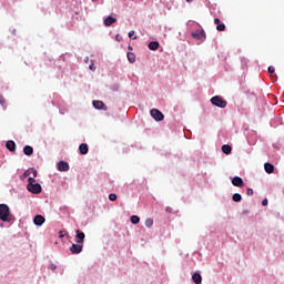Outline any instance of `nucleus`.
Instances as JSON below:
<instances>
[{"mask_svg": "<svg viewBox=\"0 0 284 284\" xmlns=\"http://www.w3.org/2000/svg\"><path fill=\"white\" fill-rule=\"evenodd\" d=\"M0 221L3 223H10L12 221V213L8 204H0Z\"/></svg>", "mask_w": 284, "mask_h": 284, "instance_id": "obj_1", "label": "nucleus"}, {"mask_svg": "<svg viewBox=\"0 0 284 284\" xmlns=\"http://www.w3.org/2000/svg\"><path fill=\"white\" fill-rule=\"evenodd\" d=\"M27 190L31 192V194H41V184L37 183L34 178H28Z\"/></svg>", "mask_w": 284, "mask_h": 284, "instance_id": "obj_2", "label": "nucleus"}, {"mask_svg": "<svg viewBox=\"0 0 284 284\" xmlns=\"http://www.w3.org/2000/svg\"><path fill=\"white\" fill-rule=\"evenodd\" d=\"M212 105H216V108H227V101L223 100V98L215 95L211 99Z\"/></svg>", "mask_w": 284, "mask_h": 284, "instance_id": "obj_3", "label": "nucleus"}, {"mask_svg": "<svg viewBox=\"0 0 284 284\" xmlns=\"http://www.w3.org/2000/svg\"><path fill=\"white\" fill-rule=\"evenodd\" d=\"M151 116L154 119V121H163L165 119V115L159 110V109H152L150 111Z\"/></svg>", "mask_w": 284, "mask_h": 284, "instance_id": "obj_4", "label": "nucleus"}, {"mask_svg": "<svg viewBox=\"0 0 284 284\" xmlns=\"http://www.w3.org/2000/svg\"><path fill=\"white\" fill-rule=\"evenodd\" d=\"M232 185H234V187H245V182H243L241 176H234L232 179Z\"/></svg>", "mask_w": 284, "mask_h": 284, "instance_id": "obj_5", "label": "nucleus"}, {"mask_svg": "<svg viewBox=\"0 0 284 284\" xmlns=\"http://www.w3.org/2000/svg\"><path fill=\"white\" fill-rule=\"evenodd\" d=\"M75 243L81 244L84 243L85 241V233H83V231L81 230H77L75 231Z\"/></svg>", "mask_w": 284, "mask_h": 284, "instance_id": "obj_6", "label": "nucleus"}, {"mask_svg": "<svg viewBox=\"0 0 284 284\" xmlns=\"http://www.w3.org/2000/svg\"><path fill=\"white\" fill-rule=\"evenodd\" d=\"M71 254H81L83 252V245L81 244H72L70 247Z\"/></svg>", "mask_w": 284, "mask_h": 284, "instance_id": "obj_7", "label": "nucleus"}, {"mask_svg": "<svg viewBox=\"0 0 284 284\" xmlns=\"http://www.w3.org/2000/svg\"><path fill=\"white\" fill-rule=\"evenodd\" d=\"M58 170L59 172H68V170H70V164L65 161H60L58 163Z\"/></svg>", "mask_w": 284, "mask_h": 284, "instance_id": "obj_8", "label": "nucleus"}, {"mask_svg": "<svg viewBox=\"0 0 284 284\" xmlns=\"http://www.w3.org/2000/svg\"><path fill=\"white\" fill-rule=\"evenodd\" d=\"M214 23H215V26H216L217 32H225V23H222V22H221V19L215 18V19H214Z\"/></svg>", "mask_w": 284, "mask_h": 284, "instance_id": "obj_9", "label": "nucleus"}, {"mask_svg": "<svg viewBox=\"0 0 284 284\" xmlns=\"http://www.w3.org/2000/svg\"><path fill=\"white\" fill-rule=\"evenodd\" d=\"M93 108H95V110H108V106H105V103L99 100L93 101Z\"/></svg>", "mask_w": 284, "mask_h": 284, "instance_id": "obj_10", "label": "nucleus"}, {"mask_svg": "<svg viewBox=\"0 0 284 284\" xmlns=\"http://www.w3.org/2000/svg\"><path fill=\"white\" fill-rule=\"evenodd\" d=\"M34 225L41 226L45 223V217L43 215H36L33 219Z\"/></svg>", "mask_w": 284, "mask_h": 284, "instance_id": "obj_11", "label": "nucleus"}, {"mask_svg": "<svg viewBox=\"0 0 284 284\" xmlns=\"http://www.w3.org/2000/svg\"><path fill=\"white\" fill-rule=\"evenodd\" d=\"M113 23H116V18L109 16L104 19V26L106 28H110V26H112Z\"/></svg>", "mask_w": 284, "mask_h": 284, "instance_id": "obj_12", "label": "nucleus"}, {"mask_svg": "<svg viewBox=\"0 0 284 284\" xmlns=\"http://www.w3.org/2000/svg\"><path fill=\"white\" fill-rule=\"evenodd\" d=\"M6 148L7 150H9V152H14V150H17V144L14 143V141L9 140L6 143Z\"/></svg>", "mask_w": 284, "mask_h": 284, "instance_id": "obj_13", "label": "nucleus"}, {"mask_svg": "<svg viewBox=\"0 0 284 284\" xmlns=\"http://www.w3.org/2000/svg\"><path fill=\"white\" fill-rule=\"evenodd\" d=\"M89 151H90V149L88 148L87 143L80 144V146H79L80 154L85 155V154H88Z\"/></svg>", "mask_w": 284, "mask_h": 284, "instance_id": "obj_14", "label": "nucleus"}, {"mask_svg": "<svg viewBox=\"0 0 284 284\" xmlns=\"http://www.w3.org/2000/svg\"><path fill=\"white\" fill-rule=\"evenodd\" d=\"M23 153L26 154V156H32V154H34V149H32V146L30 145H26L23 148Z\"/></svg>", "mask_w": 284, "mask_h": 284, "instance_id": "obj_15", "label": "nucleus"}, {"mask_svg": "<svg viewBox=\"0 0 284 284\" xmlns=\"http://www.w3.org/2000/svg\"><path fill=\"white\" fill-rule=\"evenodd\" d=\"M192 281L195 284H201L203 282V277L199 273H194L192 275Z\"/></svg>", "mask_w": 284, "mask_h": 284, "instance_id": "obj_16", "label": "nucleus"}, {"mask_svg": "<svg viewBox=\"0 0 284 284\" xmlns=\"http://www.w3.org/2000/svg\"><path fill=\"white\" fill-rule=\"evenodd\" d=\"M194 39H205V31L203 30H197L193 33Z\"/></svg>", "mask_w": 284, "mask_h": 284, "instance_id": "obj_17", "label": "nucleus"}, {"mask_svg": "<svg viewBox=\"0 0 284 284\" xmlns=\"http://www.w3.org/2000/svg\"><path fill=\"white\" fill-rule=\"evenodd\" d=\"M264 169L267 174L274 173V164H272V163H265Z\"/></svg>", "mask_w": 284, "mask_h": 284, "instance_id": "obj_18", "label": "nucleus"}, {"mask_svg": "<svg viewBox=\"0 0 284 284\" xmlns=\"http://www.w3.org/2000/svg\"><path fill=\"white\" fill-rule=\"evenodd\" d=\"M160 45L161 44L158 41H152V42L149 43L148 48H149V50L154 51V50H159Z\"/></svg>", "mask_w": 284, "mask_h": 284, "instance_id": "obj_19", "label": "nucleus"}, {"mask_svg": "<svg viewBox=\"0 0 284 284\" xmlns=\"http://www.w3.org/2000/svg\"><path fill=\"white\" fill-rule=\"evenodd\" d=\"M222 152H223L224 154H232V146H231L230 144H224V145L222 146Z\"/></svg>", "mask_w": 284, "mask_h": 284, "instance_id": "obj_20", "label": "nucleus"}, {"mask_svg": "<svg viewBox=\"0 0 284 284\" xmlns=\"http://www.w3.org/2000/svg\"><path fill=\"white\" fill-rule=\"evenodd\" d=\"M126 57H128V61H129L130 63H135V62H136V55H134V53L129 52V53L126 54Z\"/></svg>", "mask_w": 284, "mask_h": 284, "instance_id": "obj_21", "label": "nucleus"}, {"mask_svg": "<svg viewBox=\"0 0 284 284\" xmlns=\"http://www.w3.org/2000/svg\"><path fill=\"white\" fill-rule=\"evenodd\" d=\"M232 200H233L235 203H241V201H243V196H241L240 193H234L233 196H232Z\"/></svg>", "mask_w": 284, "mask_h": 284, "instance_id": "obj_22", "label": "nucleus"}, {"mask_svg": "<svg viewBox=\"0 0 284 284\" xmlns=\"http://www.w3.org/2000/svg\"><path fill=\"white\" fill-rule=\"evenodd\" d=\"M276 72V69L274 67H268V74H271V78L276 81L277 77L274 74Z\"/></svg>", "mask_w": 284, "mask_h": 284, "instance_id": "obj_23", "label": "nucleus"}, {"mask_svg": "<svg viewBox=\"0 0 284 284\" xmlns=\"http://www.w3.org/2000/svg\"><path fill=\"white\" fill-rule=\"evenodd\" d=\"M145 227H152L154 225V220L152 217H149L144 222Z\"/></svg>", "mask_w": 284, "mask_h": 284, "instance_id": "obj_24", "label": "nucleus"}, {"mask_svg": "<svg viewBox=\"0 0 284 284\" xmlns=\"http://www.w3.org/2000/svg\"><path fill=\"white\" fill-rule=\"evenodd\" d=\"M140 221H141V219L138 215L131 216V223L133 225H139Z\"/></svg>", "mask_w": 284, "mask_h": 284, "instance_id": "obj_25", "label": "nucleus"}, {"mask_svg": "<svg viewBox=\"0 0 284 284\" xmlns=\"http://www.w3.org/2000/svg\"><path fill=\"white\" fill-rule=\"evenodd\" d=\"M29 172H30V176H31V174H32V178H31V179H37L38 172H37V170H36L34 168L29 169Z\"/></svg>", "mask_w": 284, "mask_h": 284, "instance_id": "obj_26", "label": "nucleus"}, {"mask_svg": "<svg viewBox=\"0 0 284 284\" xmlns=\"http://www.w3.org/2000/svg\"><path fill=\"white\" fill-rule=\"evenodd\" d=\"M28 176H30V169L27 170V171L21 175V179H28Z\"/></svg>", "mask_w": 284, "mask_h": 284, "instance_id": "obj_27", "label": "nucleus"}, {"mask_svg": "<svg viewBox=\"0 0 284 284\" xmlns=\"http://www.w3.org/2000/svg\"><path fill=\"white\" fill-rule=\"evenodd\" d=\"M246 194L247 196H254V190L247 189Z\"/></svg>", "mask_w": 284, "mask_h": 284, "instance_id": "obj_28", "label": "nucleus"}, {"mask_svg": "<svg viewBox=\"0 0 284 284\" xmlns=\"http://www.w3.org/2000/svg\"><path fill=\"white\" fill-rule=\"evenodd\" d=\"M109 200H110V201H116V194L111 193V194L109 195Z\"/></svg>", "mask_w": 284, "mask_h": 284, "instance_id": "obj_29", "label": "nucleus"}, {"mask_svg": "<svg viewBox=\"0 0 284 284\" xmlns=\"http://www.w3.org/2000/svg\"><path fill=\"white\" fill-rule=\"evenodd\" d=\"M89 70H91L92 72L97 70V67L94 65L93 62L89 65Z\"/></svg>", "mask_w": 284, "mask_h": 284, "instance_id": "obj_30", "label": "nucleus"}, {"mask_svg": "<svg viewBox=\"0 0 284 284\" xmlns=\"http://www.w3.org/2000/svg\"><path fill=\"white\" fill-rule=\"evenodd\" d=\"M0 103L2 106L6 105V99L3 97H0Z\"/></svg>", "mask_w": 284, "mask_h": 284, "instance_id": "obj_31", "label": "nucleus"}, {"mask_svg": "<svg viewBox=\"0 0 284 284\" xmlns=\"http://www.w3.org/2000/svg\"><path fill=\"white\" fill-rule=\"evenodd\" d=\"M49 270H52V271L57 270V265H55V264H51V265L49 266Z\"/></svg>", "mask_w": 284, "mask_h": 284, "instance_id": "obj_32", "label": "nucleus"}, {"mask_svg": "<svg viewBox=\"0 0 284 284\" xmlns=\"http://www.w3.org/2000/svg\"><path fill=\"white\" fill-rule=\"evenodd\" d=\"M132 37H134V30L129 32V38L132 39Z\"/></svg>", "mask_w": 284, "mask_h": 284, "instance_id": "obj_33", "label": "nucleus"}, {"mask_svg": "<svg viewBox=\"0 0 284 284\" xmlns=\"http://www.w3.org/2000/svg\"><path fill=\"white\" fill-rule=\"evenodd\" d=\"M262 205H263V206L267 205V199H264V200L262 201Z\"/></svg>", "mask_w": 284, "mask_h": 284, "instance_id": "obj_34", "label": "nucleus"}, {"mask_svg": "<svg viewBox=\"0 0 284 284\" xmlns=\"http://www.w3.org/2000/svg\"><path fill=\"white\" fill-rule=\"evenodd\" d=\"M59 234L60 239H63V236H65V234H63V231H60Z\"/></svg>", "mask_w": 284, "mask_h": 284, "instance_id": "obj_35", "label": "nucleus"}, {"mask_svg": "<svg viewBox=\"0 0 284 284\" xmlns=\"http://www.w3.org/2000/svg\"><path fill=\"white\" fill-rule=\"evenodd\" d=\"M194 0H185L186 3H192Z\"/></svg>", "mask_w": 284, "mask_h": 284, "instance_id": "obj_36", "label": "nucleus"}, {"mask_svg": "<svg viewBox=\"0 0 284 284\" xmlns=\"http://www.w3.org/2000/svg\"><path fill=\"white\" fill-rule=\"evenodd\" d=\"M88 60H89V59H88V58H85V60H84V61H85V63H88Z\"/></svg>", "mask_w": 284, "mask_h": 284, "instance_id": "obj_37", "label": "nucleus"}, {"mask_svg": "<svg viewBox=\"0 0 284 284\" xmlns=\"http://www.w3.org/2000/svg\"><path fill=\"white\" fill-rule=\"evenodd\" d=\"M133 39H134V40H136V39H138V37L135 36V37H133Z\"/></svg>", "mask_w": 284, "mask_h": 284, "instance_id": "obj_38", "label": "nucleus"}, {"mask_svg": "<svg viewBox=\"0 0 284 284\" xmlns=\"http://www.w3.org/2000/svg\"><path fill=\"white\" fill-rule=\"evenodd\" d=\"M168 211L170 212V209H166V212H168Z\"/></svg>", "mask_w": 284, "mask_h": 284, "instance_id": "obj_39", "label": "nucleus"}, {"mask_svg": "<svg viewBox=\"0 0 284 284\" xmlns=\"http://www.w3.org/2000/svg\"><path fill=\"white\" fill-rule=\"evenodd\" d=\"M168 211L170 212V209H166V212H168Z\"/></svg>", "mask_w": 284, "mask_h": 284, "instance_id": "obj_40", "label": "nucleus"}, {"mask_svg": "<svg viewBox=\"0 0 284 284\" xmlns=\"http://www.w3.org/2000/svg\"><path fill=\"white\" fill-rule=\"evenodd\" d=\"M116 39H119V36H116Z\"/></svg>", "mask_w": 284, "mask_h": 284, "instance_id": "obj_41", "label": "nucleus"}, {"mask_svg": "<svg viewBox=\"0 0 284 284\" xmlns=\"http://www.w3.org/2000/svg\"><path fill=\"white\" fill-rule=\"evenodd\" d=\"M116 39H119V36H116Z\"/></svg>", "mask_w": 284, "mask_h": 284, "instance_id": "obj_42", "label": "nucleus"}, {"mask_svg": "<svg viewBox=\"0 0 284 284\" xmlns=\"http://www.w3.org/2000/svg\"><path fill=\"white\" fill-rule=\"evenodd\" d=\"M92 1H97V0H92Z\"/></svg>", "mask_w": 284, "mask_h": 284, "instance_id": "obj_43", "label": "nucleus"}]
</instances>
